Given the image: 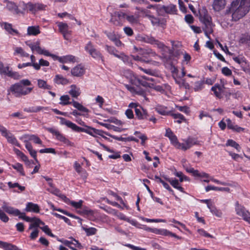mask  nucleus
Here are the masks:
<instances>
[{"mask_svg": "<svg viewBox=\"0 0 250 250\" xmlns=\"http://www.w3.org/2000/svg\"><path fill=\"white\" fill-rule=\"evenodd\" d=\"M22 219L25 220L27 222H34L33 223L29 225V229H32L34 228H38L40 224L44 225V223L40 219L37 218L36 217L30 218L29 217L26 216L25 214V217L22 218Z\"/></svg>", "mask_w": 250, "mask_h": 250, "instance_id": "obj_21", "label": "nucleus"}, {"mask_svg": "<svg viewBox=\"0 0 250 250\" xmlns=\"http://www.w3.org/2000/svg\"><path fill=\"white\" fill-rule=\"evenodd\" d=\"M95 100L96 103L98 104L99 106L102 107L104 102V98L102 96L98 95L96 98Z\"/></svg>", "mask_w": 250, "mask_h": 250, "instance_id": "obj_63", "label": "nucleus"}, {"mask_svg": "<svg viewBox=\"0 0 250 250\" xmlns=\"http://www.w3.org/2000/svg\"><path fill=\"white\" fill-rule=\"evenodd\" d=\"M42 229L48 235L52 237H55V235L52 233L50 229L49 228L48 226H45L43 227L42 228Z\"/></svg>", "mask_w": 250, "mask_h": 250, "instance_id": "obj_61", "label": "nucleus"}, {"mask_svg": "<svg viewBox=\"0 0 250 250\" xmlns=\"http://www.w3.org/2000/svg\"><path fill=\"white\" fill-rule=\"evenodd\" d=\"M226 5V0H213L212 5L215 11H220L225 8Z\"/></svg>", "mask_w": 250, "mask_h": 250, "instance_id": "obj_26", "label": "nucleus"}, {"mask_svg": "<svg viewBox=\"0 0 250 250\" xmlns=\"http://www.w3.org/2000/svg\"><path fill=\"white\" fill-rule=\"evenodd\" d=\"M126 77L131 84L136 86L135 87L133 85L126 84L125 85L126 89L133 94H137L143 97H145V91L140 88V87L142 86L145 87H149L150 84L148 82H153L154 80L153 78L146 76H138L131 71L128 72Z\"/></svg>", "mask_w": 250, "mask_h": 250, "instance_id": "obj_1", "label": "nucleus"}, {"mask_svg": "<svg viewBox=\"0 0 250 250\" xmlns=\"http://www.w3.org/2000/svg\"><path fill=\"white\" fill-rule=\"evenodd\" d=\"M205 83L204 80L196 82L194 83V90L195 91H199L201 90L203 88V85Z\"/></svg>", "mask_w": 250, "mask_h": 250, "instance_id": "obj_49", "label": "nucleus"}, {"mask_svg": "<svg viewBox=\"0 0 250 250\" xmlns=\"http://www.w3.org/2000/svg\"><path fill=\"white\" fill-rule=\"evenodd\" d=\"M39 230L36 229H35L30 235V238L31 240H35L38 236Z\"/></svg>", "mask_w": 250, "mask_h": 250, "instance_id": "obj_64", "label": "nucleus"}, {"mask_svg": "<svg viewBox=\"0 0 250 250\" xmlns=\"http://www.w3.org/2000/svg\"><path fill=\"white\" fill-rule=\"evenodd\" d=\"M60 102L59 104L62 105H68L72 104L73 106L77 108L79 111L87 113L89 110L83 106L82 104L79 102L73 100L72 102H70V97L67 95H62L60 97Z\"/></svg>", "mask_w": 250, "mask_h": 250, "instance_id": "obj_8", "label": "nucleus"}, {"mask_svg": "<svg viewBox=\"0 0 250 250\" xmlns=\"http://www.w3.org/2000/svg\"><path fill=\"white\" fill-rule=\"evenodd\" d=\"M197 232L201 236H204L206 238H213V236L208 232H207L205 229H197Z\"/></svg>", "mask_w": 250, "mask_h": 250, "instance_id": "obj_53", "label": "nucleus"}, {"mask_svg": "<svg viewBox=\"0 0 250 250\" xmlns=\"http://www.w3.org/2000/svg\"><path fill=\"white\" fill-rule=\"evenodd\" d=\"M69 94L73 98H77L81 94L80 89L75 84L70 86V90L69 91Z\"/></svg>", "mask_w": 250, "mask_h": 250, "instance_id": "obj_38", "label": "nucleus"}, {"mask_svg": "<svg viewBox=\"0 0 250 250\" xmlns=\"http://www.w3.org/2000/svg\"><path fill=\"white\" fill-rule=\"evenodd\" d=\"M186 75V72L184 70V68H182L181 76H178L177 77H173L175 83L178 84L179 86L181 87L184 85L185 81L182 78L184 77Z\"/></svg>", "mask_w": 250, "mask_h": 250, "instance_id": "obj_40", "label": "nucleus"}, {"mask_svg": "<svg viewBox=\"0 0 250 250\" xmlns=\"http://www.w3.org/2000/svg\"><path fill=\"white\" fill-rule=\"evenodd\" d=\"M46 130L55 136L56 139L60 142L63 143L64 144L67 146H74V143L71 142L69 139L66 138L65 136L62 133H61L59 130L53 127H48L46 128Z\"/></svg>", "mask_w": 250, "mask_h": 250, "instance_id": "obj_10", "label": "nucleus"}, {"mask_svg": "<svg viewBox=\"0 0 250 250\" xmlns=\"http://www.w3.org/2000/svg\"><path fill=\"white\" fill-rule=\"evenodd\" d=\"M74 168L78 173H80L84 169L77 161L74 162Z\"/></svg>", "mask_w": 250, "mask_h": 250, "instance_id": "obj_62", "label": "nucleus"}, {"mask_svg": "<svg viewBox=\"0 0 250 250\" xmlns=\"http://www.w3.org/2000/svg\"><path fill=\"white\" fill-rule=\"evenodd\" d=\"M25 44L29 46L33 52H36L38 54H43L47 56L52 57L53 61H58L60 62H78V59L73 55H66L62 57H59L55 55L51 54L49 52L40 46V41L31 42V41H27L25 42Z\"/></svg>", "mask_w": 250, "mask_h": 250, "instance_id": "obj_2", "label": "nucleus"}, {"mask_svg": "<svg viewBox=\"0 0 250 250\" xmlns=\"http://www.w3.org/2000/svg\"><path fill=\"white\" fill-rule=\"evenodd\" d=\"M40 33V30L39 26H31L27 28V35L28 36H36Z\"/></svg>", "mask_w": 250, "mask_h": 250, "instance_id": "obj_35", "label": "nucleus"}, {"mask_svg": "<svg viewBox=\"0 0 250 250\" xmlns=\"http://www.w3.org/2000/svg\"><path fill=\"white\" fill-rule=\"evenodd\" d=\"M185 143H181L180 149L186 151L189 149L192 146L198 144L197 141L193 138L189 137L187 139L184 140Z\"/></svg>", "mask_w": 250, "mask_h": 250, "instance_id": "obj_20", "label": "nucleus"}, {"mask_svg": "<svg viewBox=\"0 0 250 250\" xmlns=\"http://www.w3.org/2000/svg\"><path fill=\"white\" fill-rule=\"evenodd\" d=\"M2 208L9 214H11L15 216H19V218L20 219H22V218L25 217L24 212H21L18 209L7 206V203L5 202H3L2 206Z\"/></svg>", "mask_w": 250, "mask_h": 250, "instance_id": "obj_14", "label": "nucleus"}, {"mask_svg": "<svg viewBox=\"0 0 250 250\" xmlns=\"http://www.w3.org/2000/svg\"><path fill=\"white\" fill-rule=\"evenodd\" d=\"M24 210L26 212L39 213L40 210V208L37 204H34L32 202H28L26 205V208Z\"/></svg>", "mask_w": 250, "mask_h": 250, "instance_id": "obj_28", "label": "nucleus"}, {"mask_svg": "<svg viewBox=\"0 0 250 250\" xmlns=\"http://www.w3.org/2000/svg\"><path fill=\"white\" fill-rule=\"evenodd\" d=\"M30 4L31 2L25 3L23 1L20 2L18 5V8L21 10L19 14H23L26 11H29L30 8H31Z\"/></svg>", "mask_w": 250, "mask_h": 250, "instance_id": "obj_36", "label": "nucleus"}, {"mask_svg": "<svg viewBox=\"0 0 250 250\" xmlns=\"http://www.w3.org/2000/svg\"><path fill=\"white\" fill-rule=\"evenodd\" d=\"M32 90L33 87H25L19 84V83L11 85L9 88V91L17 97L29 94Z\"/></svg>", "mask_w": 250, "mask_h": 250, "instance_id": "obj_7", "label": "nucleus"}, {"mask_svg": "<svg viewBox=\"0 0 250 250\" xmlns=\"http://www.w3.org/2000/svg\"><path fill=\"white\" fill-rule=\"evenodd\" d=\"M0 74L7 75L15 80H18L21 77L18 72L13 71L8 66H4L3 63H0Z\"/></svg>", "mask_w": 250, "mask_h": 250, "instance_id": "obj_15", "label": "nucleus"}, {"mask_svg": "<svg viewBox=\"0 0 250 250\" xmlns=\"http://www.w3.org/2000/svg\"><path fill=\"white\" fill-rule=\"evenodd\" d=\"M38 82V86L41 89H47L50 90L52 89V86L47 83L46 81L42 80V79H38L37 80Z\"/></svg>", "mask_w": 250, "mask_h": 250, "instance_id": "obj_41", "label": "nucleus"}, {"mask_svg": "<svg viewBox=\"0 0 250 250\" xmlns=\"http://www.w3.org/2000/svg\"><path fill=\"white\" fill-rule=\"evenodd\" d=\"M83 230L86 233V236H89L95 235L96 234L97 232V229L95 228L90 227V228H83Z\"/></svg>", "mask_w": 250, "mask_h": 250, "instance_id": "obj_48", "label": "nucleus"}, {"mask_svg": "<svg viewBox=\"0 0 250 250\" xmlns=\"http://www.w3.org/2000/svg\"><path fill=\"white\" fill-rule=\"evenodd\" d=\"M128 107L134 109L135 118L141 122L150 121L155 124L157 119L154 115L149 114L148 110L138 103H130Z\"/></svg>", "mask_w": 250, "mask_h": 250, "instance_id": "obj_4", "label": "nucleus"}, {"mask_svg": "<svg viewBox=\"0 0 250 250\" xmlns=\"http://www.w3.org/2000/svg\"><path fill=\"white\" fill-rule=\"evenodd\" d=\"M4 5L7 9L14 14H19L21 10L18 8V5L12 1L7 0L4 1Z\"/></svg>", "mask_w": 250, "mask_h": 250, "instance_id": "obj_22", "label": "nucleus"}, {"mask_svg": "<svg viewBox=\"0 0 250 250\" xmlns=\"http://www.w3.org/2000/svg\"><path fill=\"white\" fill-rule=\"evenodd\" d=\"M83 201L82 200H79L78 202H75L74 201L70 200L69 203V205H70L71 206L74 207L76 209L81 208L83 205Z\"/></svg>", "mask_w": 250, "mask_h": 250, "instance_id": "obj_51", "label": "nucleus"}, {"mask_svg": "<svg viewBox=\"0 0 250 250\" xmlns=\"http://www.w3.org/2000/svg\"><path fill=\"white\" fill-rule=\"evenodd\" d=\"M0 26L2 28L4 29L8 33L12 35H20L18 30L13 28L11 24L7 22H1L0 23Z\"/></svg>", "mask_w": 250, "mask_h": 250, "instance_id": "obj_23", "label": "nucleus"}, {"mask_svg": "<svg viewBox=\"0 0 250 250\" xmlns=\"http://www.w3.org/2000/svg\"><path fill=\"white\" fill-rule=\"evenodd\" d=\"M205 190L206 192L212 190L215 191H224L228 192H230V188L227 187H217L213 186H208L206 187Z\"/></svg>", "mask_w": 250, "mask_h": 250, "instance_id": "obj_39", "label": "nucleus"}, {"mask_svg": "<svg viewBox=\"0 0 250 250\" xmlns=\"http://www.w3.org/2000/svg\"><path fill=\"white\" fill-rule=\"evenodd\" d=\"M171 144L176 148L177 149H180L181 147V144L178 140L177 136L174 135L172 137L169 138Z\"/></svg>", "mask_w": 250, "mask_h": 250, "instance_id": "obj_47", "label": "nucleus"}, {"mask_svg": "<svg viewBox=\"0 0 250 250\" xmlns=\"http://www.w3.org/2000/svg\"><path fill=\"white\" fill-rule=\"evenodd\" d=\"M169 64V69L172 73V77H177L178 75L179 70L178 68L175 67L173 63H168Z\"/></svg>", "mask_w": 250, "mask_h": 250, "instance_id": "obj_52", "label": "nucleus"}, {"mask_svg": "<svg viewBox=\"0 0 250 250\" xmlns=\"http://www.w3.org/2000/svg\"><path fill=\"white\" fill-rule=\"evenodd\" d=\"M58 118L60 120V124L62 125H65L68 128H71L74 131L77 132H85L92 136H95V135L101 136L102 135V133L104 132L101 130L97 129L87 125H85L87 128L86 129L80 127L77 125L75 124L63 117H58Z\"/></svg>", "mask_w": 250, "mask_h": 250, "instance_id": "obj_5", "label": "nucleus"}, {"mask_svg": "<svg viewBox=\"0 0 250 250\" xmlns=\"http://www.w3.org/2000/svg\"><path fill=\"white\" fill-rule=\"evenodd\" d=\"M250 0L246 1L242 0H236L231 4L232 18L234 21H238L243 17L249 11Z\"/></svg>", "mask_w": 250, "mask_h": 250, "instance_id": "obj_3", "label": "nucleus"}, {"mask_svg": "<svg viewBox=\"0 0 250 250\" xmlns=\"http://www.w3.org/2000/svg\"><path fill=\"white\" fill-rule=\"evenodd\" d=\"M104 134L109 137H111V138L118 140L120 141H123V142H129V141H134L135 142L138 143L139 142L138 139L135 138L133 136H129L128 137L124 138L122 137H117L114 135H111L109 134L104 132Z\"/></svg>", "mask_w": 250, "mask_h": 250, "instance_id": "obj_31", "label": "nucleus"}, {"mask_svg": "<svg viewBox=\"0 0 250 250\" xmlns=\"http://www.w3.org/2000/svg\"><path fill=\"white\" fill-rule=\"evenodd\" d=\"M57 210H58V211L63 213L64 215H67V216L70 217L71 218H74V219H77V218H79L77 216H76V215H74V214H72V213H71L70 212H68L66 210H63L62 209L59 208V209H57Z\"/></svg>", "mask_w": 250, "mask_h": 250, "instance_id": "obj_60", "label": "nucleus"}, {"mask_svg": "<svg viewBox=\"0 0 250 250\" xmlns=\"http://www.w3.org/2000/svg\"><path fill=\"white\" fill-rule=\"evenodd\" d=\"M225 146H230L235 148L238 152L240 151L241 147L235 141L232 139H229L227 140Z\"/></svg>", "mask_w": 250, "mask_h": 250, "instance_id": "obj_43", "label": "nucleus"}, {"mask_svg": "<svg viewBox=\"0 0 250 250\" xmlns=\"http://www.w3.org/2000/svg\"><path fill=\"white\" fill-rule=\"evenodd\" d=\"M144 229L147 231L154 233L156 234L163 236H169L172 237H174L177 239H182V237L176 235L175 233H173L167 229L151 228L147 227L146 226H145L144 228Z\"/></svg>", "mask_w": 250, "mask_h": 250, "instance_id": "obj_9", "label": "nucleus"}, {"mask_svg": "<svg viewBox=\"0 0 250 250\" xmlns=\"http://www.w3.org/2000/svg\"><path fill=\"white\" fill-rule=\"evenodd\" d=\"M13 150L15 154L18 157H20L23 161L25 162H28V157L21 150L16 148H14Z\"/></svg>", "mask_w": 250, "mask_h": 250, "instance_id": "obj_46", "label": "nucleus"}, {"mask_svg": "<svg viewBox=\"0 0 250 250\" xmlns=\"http://www.w3.org/2000/svg\"><path fill=\"white\" fill-rule=\"evenodd\" d=\"M165 179L170 183L171 185L175 188L179 190L180 191L185 193L184 189L179 184L178 180L175 179L171 180L170 178L165 177Z\"/></svg>", "mask_w": 250, "mask_h": 250, "instance_id": "obj_33", "label": "nucleus"}, {"mask_svg": "<svg viewBox=\"0 0 250 250\" xmlns=\"http://www.w3.org/2000/svg\"><path fill=\"white\" fill-rule=\"evenodd\" d=\"M200 20L206 25V29L205 30V33L206 36L210 39L209 34L211 33L213 31L211 22V18L208 14L206 10H202L199 11Z\"/></svg>", "mask_w": 250, "mask_h": 250, "instance_id": "obj_6", "label": "nucleus"}, {"mask_svg": "<svg viewBox=\"0 0 250 250\" xmlns=\"http://www.w3.org/2000/svg\"><path fill=\"white\" fill-rule=\"evenodd\" d=\"M126 16L125 13L122 12L115 13L114 15L112 17L111 20L115 25L120 24L122 20L126 18Z\"/></svg>", "mask_w": 250, "mask_h": 250, "instance_id": "obj_25", "label": "nucleus"}, {"mask_svg": "<svg viewBox=\"0 0 250 250\" xmlns=\"http://www.w3.org/2000/svg\"><path fill=\"white\" fill-rule=\"evenodd\" d=\"M57 25L59 31L62 34L64 39L69 40L70 39L71 31L69 30L67 24L62 22H57Z\"/></svg>", "mask_w": 250, "mask_h": 250, "instance_id": "obj_17", "label": "nucleus"}, {"mask_svg": "<svg viewBox=\"0 0 250 250\" xmlns=\"http://www.w3.org/2000/svg\"><path fill=\"white\" fill-rule=\"evenodd\" d=\"M157 11L160 15H163L164 13L168 14H174L176 11V6L170 4L168 6H161L157 8Z\"/></svg>", "mask_w": 250, "mask_h": 250, "instance_id": "obj_18", "label": "nucleus"}, {"mask_svg": "<svg viewBox=\"0 0 250 250\" xmlns=\"http://www.w3.org/2000/svg\"><path fill=\"white\" fill-rule=\"evenodd\" d=\"M175 175L179 178V181L180 182H182L184 181H189V178L183 174L181 171L176 172L175 173Z\"/></svg>", "mask_w": 250, "mask_h": 250, "instance_id": "obj_50", "label": "nucleus"}, {"mask_svg": "<svg viewBox=\"0 0 250 250\" xmlns=\"http://www.w3.org/2000/svg\"><path fill=\"white\" fill-rule=\"evenodd\" d=\"M48 107H44L41 106H31L26 107L23 109V111L27 113H37L41 111L48 110Z\"/></svg>", "mask_w": 250, "mask_h": 250, "instance_id": "obj_30", "label": "nucleus"}, {"mask_svg": "<svg viewBox=\"0 0 250 250\" xmlns=\"http://www.w3.org/2000/svg\"><path fill=\"white\" fill-rule=\"evenodd\" d=\"M163 187L166 188L167 189L172 195H173L175 198V199L176 200H180L179 198L174 193V191H173V190H172V189L170 188V187L169 186V185L167 183H166L165 184H164V185L163 186Z\"/></svg>", "mask_w": 250, "mask_h": 250, "instance_id": "obj_57", "label": "nucleus"}, {"mask_svg": "<svg viewBox=\"0 0 250 250\" xmlns=\"http://www.w3.org/2000/svg\"><path fill=\"white\" fill-rule=\"evenodd\" d=\"M0 132L2 136L6 138L9 143L19 147H21L20 144L18 142L14 135L9 131L6 127L1 125H0Z\"/></svg>", "mask_w": 250, "mask_h": 250, "instance_id": "obj_12", "label": "nucleus"}, {"mask_svg": "<svg viewBox=\"0 0 250 250\" xmlns=\"http://www.w3.org/2000/svg\"><path fill=\"white\" fill-rule=\"evenodd\" d=\"M107 51L112 54H113L114 56L117 57V58L121 59V61L125 62H131L132 61V58H133V60L136 61H140V57L139 56H136L134 57L132 56L130 57L126 56L123 53H121L120 55H118L116 53L117 51L115 49L114 47L110 46H106Z\"/></svg>", "mask_w": 250, "mask_h": 250, "instance_id": "obj_13", "label": "nucleus"}, {"mask_svg": "<svg viewBox=\"0 0 250 250\" xmlns=\"http://www.w3.org/2000/svg\"><path fill=\"white\" fill-rule=\"evenodd\" d=\"M30 6L31 8H30L29 11L33 14H35L40 11L44 10L46 7V5L40 3H32L31 2Z\"/></svg>", "mask_w": 250, "mask_h": 250, "instance_id": "obj_29", "label": "nucleus"}, {"mask_svg": "<svg viewBox=\"0 0 250 250\" xmlns=\"http://www.w3.org/2000/svg\"><path fill=\"white\" fill-rule=\"evenodd\" d=\"M101 208L105 210L106 212L114 215L117 214V210L112 208H111L109 207H101Z\"/></svg>", "mask_w": 250, "mask_h": 250, "instance_id": "obj_58", "label": "nucleus"}, {"mask_svg": "<svg viewBox=\"0 0 250 250\" xmlns=\"http://www.w3.org/2000/svg\"><path fill=\"white\" fill-rule=\"evenodd\" d=\"M71 72L72 75L80 77L84 74L85 69L81 64H78L71 69Z\"/></svg>", "mask_w": 250, "mask_h": 250, "instance_id": "obj_27", "label": "nucleus"}, {"mask_svg": "<svg viewBox=\"0 0 250 250\" xmlns=\"http://www.w3.org/2000/svg\"><path fill=\"white\" fill-rule=\"evenodd\" d=\"M145 73L153 76L158 77L159 75V72L156 69H144L142 67L140 68Z\"/></svg>", "mask_w": 250, "mask_h": 250, "instance_id": "obj_44", "label": "nucleus"}, {"mask_svg": "<svg viewBox=\"0 0 250 250\" xmlns=\"http://www.w3.org/2000/svg\"><path fill=\"white\" fill-rule=\"evenodd\" d=\"M85 50L97 61H103L100 53L95 48L91 42H88L84 47Z\"/></svg>", "mask_w": 250, "mask_h": 250, "instance_id": "obj_16", "label": "nucleus"}, {"mask_svg": "<svg viewBox=\"0 0 250 250\" xmlns=\"http://www.w3.org/2000/svg\"><path fill=\"white\" fill-rule=\"evenodd\" d=\"M154 109L158 113L163 116L170 115L172 112L168 110L167 107L159 104L155 106Z\"/></svg>", "mask_w": 250, "mask_h": 250, "instance_id": "obj_24", "label": "nucleus"}, {"mask_svg": "<svg viewBox=\"0 0 250 250\" xmlns=\"http://www.w3.org/2000/svg\"><path fill=\"white\" fill-rule=\"evenodd\" d=\"M235 210L237 215L241 216L242 219L250 224V212L237 201L235 204Z\"/></svg>", "mask_w": 250, "mask_h": 250, "instance_id": "obj_11", "label": "nucleus"}, {"mask_svg": "<svg viewBox=\"0 0 250 250\" xmlns=\"http://www.w3.org/2000/svg\"><path fill=\"white\" fill-rule=\"evenodd\" d=\"M126 19L131 23H136L138 21V19L137 17H134V16H126Z\"/></svg>", "mask_w": 250, "mask_h": 250, "instance_id": "obj_59", "label": "nucleus"}, {"mask_svg": "<svg viewBox=\"0 0 250 250\" xmlns=\"http://www.w3.org/2000/svg\"><path fill=\"white\" fill-rule=\"evenodd\" d=\"M176 108L180 111L183 112L187 115L190 113L189 108L187 106H176Z\"/></svg>", "mask_w": 250, "mask_h": 250, "instance_id": "obj_56", "label": "nucleus"}, {"mask_svg": "<svg viewBox=\"0 0 250 250\" xmlns=\"http://www.w3.org/2000/svg\"><path fill=\"white\" fill-rule=\"evenodd\" d=\"M225 87L223 85L216 83L211 88V90L213 92L214 95L218 99H222L225 93Z\"/></svg>", "mask_w": 250, "mask_h": 250, "instance_id": "obj_19", "label": "nucleus"}, {"mask_svg": "<svg viewBox=\"0 0 250 250\" xmlns=\"http://www.w3.org/2000/svg\"><path fill=\"white\" fill-rule=\"evenodd\" d=\"M54 82L57 84L66 85L69 83V81L61 75H56L54 79Z\"/></svg>", "mask_w": 250, "mask_h": 250, "instance_id": "obj_37", "label": "nucleus"}, {"mask_svg": "<svg viewBox=\"0 0 250 250\" xmlns=\"http://www.w3.org/2000/svg\"><path fill=\"white\" fill-rule=\"evenodd\" d=\"M12 167L14 169H16L18 172H19L21 175L25 176V174L22 164L17 163L14 165H12Z\"/></svg>", "mask_w": 250, "mask_h": 250, "instance_id": "obj_45", "label": "nucleus"}, {"mask_svg": "<svg viewBox=\"0 0 250 250\" xmlns=\"http://www.w3.org/2000/svg\"><path fill=\"white\" fill-rule=\"evenodd\" d=\"M170 116H172L175 119L174 122L178 124H181L183 122L186 123L187 119L181 113H173L171 112Z\"/></svg>", "mask_w": 250, "mask_h": 250, "instance_id": "obj_34", "label": "nucleus"}, {"mask_svg": "<svg viewBox=\"0 0 250 250\" xmlns=\"http://www.w3.org/2000/svg\"><path fill=\"white\" fill-rule=\"evenodd\" d=\"M0 248L4 250H22L15 245L2 241H0Z\"/></svg>", "mask_w": 250, "mask_h": 250, "instance_id": "obj_32", "label": "nucleus"}, {"mask_svg": "<svg viewBox=\"0 0 250 250\" xmlns=\"http://www.w3.org/2000/svg\"><path fill=\"white\" fill-rule=\"evenodd\" d=\"M14 54L19 55L22 57H26L29 56L28 54L26 53L21 47H15L14 48Z\"/></svg>", "mask_w": 250, "mask_h": 250, "instance_id": "obj_42", "label": "nucleus"}, {"mask_svg": "<svg viewBox=\"0 0 250 250\" xmlns=\"http://www.w3.org/2000/svg\"><path fill=\"white\" fill-rule=\"evenodd\" d=\"M28 139L29 140L33 141V142L37 144L41 145L42 141L40 138L36 135H30L28 136Z\"/></svg>", "mask_w": 250, "mask_h": 250, "instance_id": "obj_54", "label": "nucleus"}, {"mask_svg": "<svg viewBox=\"0 0 250 250\" xmlns=\"http://www.w3.org/2000/svg\"><path fill=\"white\" fill-rule=\"evenodd\" d=\"M4 211L0 208V220L4 223H7L8 222L9 218Z\"/></svg>", "mask_w": 250, "mask_h": 250, "instance_id": "obj_55", "label": "nucleus"}]
</instances>
